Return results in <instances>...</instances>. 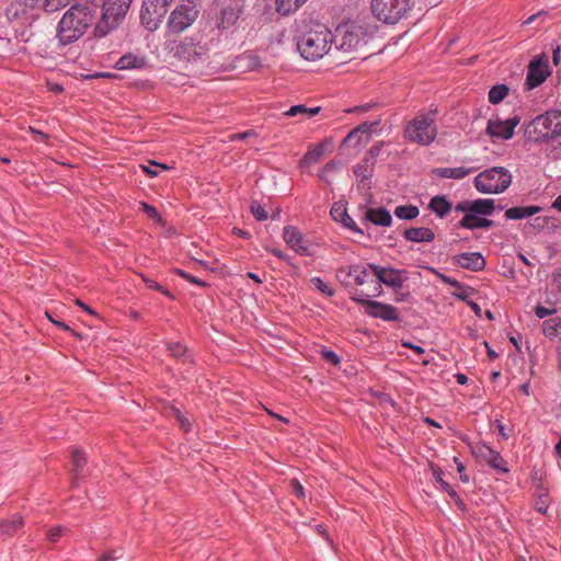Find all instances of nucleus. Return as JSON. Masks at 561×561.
I'll list each match as a JSON object with an SVG mask.
<instances>
[{
	"label": "nucleus",
	"mask_w": 561,
	"mask_h": 561,
	"mask_svg": "<svg viewBox=\"0 0 561 561\" xmlns=\"http://www.w3.org/2000/svg\"><path fill=\"white\" fill-rule=\"evenodd\" d=\"M96 7L92 4H73L62 15L57 25L56 37L66 46L82 37L94 23Z\"/></svg>",
	"instance_id": "1"
},
{
	"label": "nucleus",
	"mask_w": 561,
	"mask_h": 561,
	"mask_svg": "<svg viewBox=\"0 0 561 561\" xmlns=\"http://www.w3.org/2000/svg\"><path fill=\"white\" fill-rule=\"evenodd\" d=\"M332 32L322 23L304 24L297 36V49L306 60H319L325 56L333 45Z\"/></svg>",
	"instance_id": "2"
},
{
	"label": "nucleus",
	"mask_w": 561,
	"mask_h": 561,
	"mask_svg": "<svg viewBox=\"0 0 561 561\" xmlns=\"http://www.w3.org/2000/svg\"><path fill=\"white\" fill-rule=\"evenodd\" d=\"M168 55L184 66H197L208 59L209 49L199 34L185 36L180 41L168 39L164 43Z\"/></svg>",
	"instance_id": "3"
},
{
	"label": "nucleus",
	"mask_w": 561,
	"mask_h": 561,
	"mask_svg": "<svg viewBox=\"0 0 561 561\" xmlns=\"http://www.w3.org/2000/svg\"><path fill=\"white\" fill-rule=\"evenodd\" d=\"M525 138L535 144L549 142L561 137V110L552 108L537 115L525 125Z\"/></svg>",
	"instance_id": "4"
},
{
	"label": "nucleus",
	"mask_w": 561,
	"mask_h": 561,
	"mask_svg": "<svg viewBox=\"0 0 561 561\" xmlns=\"http://www.w3.org/2000/svg\"><path fill=\"white\" fill-rule=\"evenodd\" d=\"M435 113L419 112L403 128V137L410 142L420 146L431 145L437 137Z\"/></svg>",
	"instance_id": "5"
},
{
	"label": "nucleus",
	"mask_w": 561,
	"mask_h": 561,
	"mask_svg": "<svg viewBox=\"0 0 561 561\" xmlns=\"http://www.w3.org/2000/svg\"><path fill=\"white\" fill-rule=\"evenodd\" d=\"M245 7V0H215L217 28L232 34L244 15Z\"/></svg>",
	"instance_id": "6"
},
{
	"label": "nucleus",
	"mask_w": 561,
	"mask_h": 561,
	"mask_svg": "<svg viewBox=\"0 0 561 561\" xmlns=\"http://www.w3.org/2000/svg\"><path fill=\"white\" fill-rule=\"evenodd\" d=\"M512 174L504 167H493L480 172L473 180L474 187L482 194H500L508 188Z\"/></svg>",
	"instance_id": "7"
},
{
	"label": "nucleus",
	"mask_w": 561,
	"mask_h": 561,
	"mask_svg": "<svg viewBox=\"0 0 561 561\" xmlns=\"http://www.w3.org/2000/svg\"><path fill=\"white\" fill-rule=\"evenodd\" d=\"M413 7L412 0H371L373 15L385 24H397Z\"/></svg>",
	"instance_id": "8"
},
{
	"label": "nucleus",
	"mask_w": 561,
	"mask_h": 561,
	"mask_svg": "<svg viewBox=\"0 0 561 561\" xmlns=\"http://www.w3.org/2000/svg\"><path fill=\"white\" fill-rule=\"evenodd\" d=\"M133 0H105L103 2L102 18L96 23L94 34L105 36L126 15Z\"/></svg>",
	"instance_id": "9"
},
{
	"label": "nucleus",
	"mask_w": 561,
	"mask_h": 561,
	"mask_svg": "<svg viewBox=\"0 0 561 561\" xmlns=\"http://www.w3.org/2000/svg\"><path fill=\"white\" fill-rule=\"evenodd\" d=\"M368 267L377 277V283L370 293L371 297H379L383 293L382 284L398 291L408 279V272L405 270H397L392 266H380L374 263H368Z\"/></svg>",
	"instance_id": "10"
},
{
	"label": "nucleus",
	"mask_w": 561,
	"mask_h": 561,
	"mask_svg": "<svg viewBox=\"0 0 561 561\" xmlns=\"http://www.w3.org/2000/svg\"><path fill=\"white\" fill-rule=\"evenodd\" d=\"M365 297H371L370 293L365 294L363 290L354 289L351 291V299L365 308V312L373 318H379L383 321H401L398 308L392 305L369 300Z\"/></svg>",
	"instance_id": "11"
},
{
	"label": "nucleus",
	"mask_w": 561,
	"mask_h": 561,
	"mask_svg": "<svg viewBox=\"0 0 561 561\" xmlns=\"http://www.w3.org/2000/svg\"><path fill=\"white\" fill-rule=\"evenodd\" d=\"M333 38L335 48L344 53L356 51L366 43L364 31L356 25L337 27Z\"/></svg>",
	"instance_id": "12"
},
{
	"label": "nucleus",
	"mask_w": 561,
	"mask_h": 561,
	"mask_svg": "<svg viewBox=\"0 0 561 561\" xmlns=\"http://www.w3.org/2000/svg\"><path fill=\"white\" fill-rule=\"evenodd\" d=\"M173 0H144L140 11L142 25L149 31H156L165 16Z\"/></svg>",
	"instance_id": "13"
},
{
	"label": "nucleus",
	"mask_w": 561,
	"mask_h": 561,
	"mask_svg": "<svg viewBox=\"0 0 561 561\" xmlns=\"http://www.w3.org/2000/svg\"><path fill=\"white\" fill-rule=\"evenodd\" d=\"M197 16L198 10L193 2L180 4L171 12L168 30L173 34L182 33L195 22Z\"/></svg>",
	"instance_id": "14"
},
{
	"label": "nucleus",
	"mask_w": 561,
	"mask_h": 561,
	"mask_svg": "<svg viewBox=\"0 0 561 561\" xmlns=\"http://www.w3.org/2000/svg\"><path fill=\"white\" fill-rule=\"evenodd\" d=\"M550 75L548 59L542 57H537L530 61L528 66V72L526 78V87L527 90H533L536 87H539L541 83L546 81L548 76Z\"/></svg>",
	"instance_id": "15"
},
{
	"label": "nucleus",
	"mask_w": 561,
	"mask_h": 561,
	"mask_svg": "<svg viewBox=\"0 0 561 561\" xmlns=\"http://www.w3.org/2000/svg\"><path fill=\"white\" fill-rule=\"evenodd\" d=\"M520 118L513 116L505 121L495 118L488 122L486 131L491 137L507 140L514 135L515 127L519 124Z\"/></svg>",
	"instance_id": "16"
},
{
	"label": "nucleus",
	"mask_w": 561,
	"mask_h": 561,
	"mask_svg": "<svg viewBox=\"0 0 561 561\" xmlns=\"http://www.w3.org/2000/svg\"><path fill=\"white\" fill-rule=\"evenodd\" d=\"M283 238L287 245L300 255H310V244L304 234L294 226L284 228Z\"/></svg>",
	"instance_id": "17"
},
{
	"label": "nucleus",
	"mask_w": 561,
	"mask_h": 561,
	"mask_svg": "<svg viewBox=\"0 0 561 561\" xmlns=\"http://www.w3.org/2000/svg\"><path fill=\"white\" fill-rule=\"evenodd\" d=\"M454 262L462 268L473 272L482 271L485 267V260L479 252H463L454 256Z\"/></svg>",
	"instance_id": "18"
},
{
	"label": "nucleus",
	"mask_w": 561,
	"mask_h": 561,
	"mask_svg": "<svg viewBox=\"0 0 561 561\" xmlns=\"http://www.w3.org/2000/svg\"><path fill=\"white\" fill-rule=\"evenodd\" d=\"M403 237L411 242H432L435 239V233L426 227H411L403 231Z\"/></svg>",
	"instance_id": "19"
},
{
	"label": "nucleus",
	"mask_w": 561,
	"mask_h": 561,
	"mask_svg": "<svg viewBox=\"0 0 561 561\" xmlns=\"http://www.w3.org/2000/svg\"><path fill=\"white\" fill-rule=\"evenodd\" d=\"M147 66V59L131 53L123 55L115 64L118 70L142 69Z\"/></svg>",
	"instance_id": "20"
},
{
	"label": "nucleus",
	"mask_w": 561,
	"mask_h": 561,
	"mask_svg": "<svg viewBox=\"0 0 561 561\" xmlns=\"http://www.w3.org/2000/svg\"><path fill=\"white\" fill-rule=\"evenodd\" d=\"M365 218L376 226L390 227L392 224L391 214L383 207L368 208L365 211Z\"/></svg>",
	"instance_id": "21"
},
{
	"label": "nucleus",
	"mask_w": 561,
	"mask_h": 561,
	"mask_svg": "<svg viewBox=\"0 0 561 561\" xmlns=\"http://www.w3.org/2000/svg\"><path fill=\"white\" fill-rule=\"evenodd\" d=\"M493 225H494L493 220L483 218V217H479L478 215H472V214L465 215L462 217V219L458 222L459 228L469 229V230H473V229H478V228L488 229V228H491Z\"/></svg>",
	"instance_id": "22"
},
{
	"label": "nucleus",
	"mask_w": 561,
	"mask_h": 561,
	"mask_svg": "<svg viewBox=\"0 0 561 561\" xmlns=\"http://www.w3.org/2000/svg\"><path fill=\"white\" fill-rule=\"evenodd\" d=\"M541 211V207L537 205L516 206L506 209L505 218L508 220H517L531 217Z\"/></svg>",
	"instance_id": "23"
},
{
	"label": "nucleus",
	"mask_w": 561,
	"mask_h": 561,
	"mask_svg": "<svg viewBox=\"0 0 561 561\" xmlns=\"http://www.w3.org/2000/svg\"><path fill=\"white\" fill-rule=\"evenodd\" d=\"M377 123H374L376 125ZM373 124L363 123L352 129L347 136L344 138V144H352L354 146H357L362 144L365 140L367 141L369 138V130L371 128Z\"/></svg>",
	"instance_id": "24"
},
{
	"label": "nucleus",
	"mask_w": 561,
	"mask_h": 561,
	"mask_svg": "<svg viewBox=\"0 0 561 561\" xmlns=\"http://www.w3.org/2000/svg\"><path fill=\"white\" fill-rule=\"evenodd\" d=\"M428 208L439 218H445L451 210L453 205L445 195H436L430 201Z\"/></svg>",
	"instance_id": "25"
},
{
	"label": "nucleus",
	"mask_w": 561,
	"mask_h": 561,
	"mask_svg": "<svg viewBox=\"0 0 561 561\" xmlns=\"http://www.w3.org/2000/svg\"><path fill=\"white\" fill-rule=\"evenodd\" d=\"M495 202L491 198H478L471 201V214L491 216L495 211Z\"/></svg>",
	"instance_id": "26"
},
{
	"label": "nucleus",
	"mask_w": 561,
	"mask_h": 561,
	"mask_svg": "<svg viewBox=\"0 0 561 561\" xmlns=\"http://www.w3.org/2000/svg\"><path fill=\"white\" fill-rule=\"evenodd\" d=\"M474 171V168H437L434 170V174L443 179H456L460 180L469 175Z\"/></svg>",
	"instance_id": "27"
},
{
	"label": "nucleus",
	"mask_w": 561,
	"mask_h": 561,
	"mask_svg": "<svg viewBox=\"0 0 561 561\" xmlns=\"http://www.w3.org/2000/svg\"><path fill=\"white\" fill-rule=\"evenodd\" d=\"M72 462V484L76 485L80 479L81 470L87 465V457L80 449H73L71 453Z\"/></svg>",
	"instance_id": "28"
},
{
	"label": "nucleus",
	"mask_w": 561,
	"mask_h": 561,
	"mask_svg": "<svg viewBox=\"0 0 561 561\" xmlns=\"http://www.w3.org/2000/svg\"><path fill=\"white\" fill-rule=\"evenodd\" d=\"M485 453L483 454V457L485 458L488 465L501 472H507L508 469L506 468V461L504 458L495 450H493L490 447H484Z\"/></svg>",
	"instance_id": "29"
},
{
	"label": "nucleus",
	"mask_w": 561,
	"mask_h": 561,
	"mask_svg": "<svg viewBox=\"0 0 561 561\" xmlns=\"http://www.w3.org/2000/svg\"><path fill=\"white\" fill-rule=\"evenodd\" d=\"M324 153V144L321 142L310 148L300 160L301 167H310L318 163Z\"/></svg>",
	"instance_id": "30"
},
{
	"label": "nucleus",
	"mask_w": 561,
	"mask_h": 561,
	"mask_svg": "<svg viewBox=\"0 0 561 561\" xmlns=\"http://www.w3.org/2000/svg\"><path fill=\"white\" fill-rule=\"evenodd\" d=\"M375 164L371 159L363 158L354 168L355 175L362 181L368 180L373 175Z\"/></svg>",
	"instance_id": "31"
},
{
	"label": "nucleus",
	"mask_w": 561,
	"mask_h": 561,
	"mask_svg": "<svg viewBox=\"0 0 561 561\" xmlns=\"http://www.w3.org/2000/svg\"><path fill=\"white\" fill-rule=\"evenodd\" d=\"M335 277L344 286V288L347 289L350 295H351V291H353L354 289H358L350 280V278L353 277L352 265L342 266V267L337 268Z\"/></svg>",
	"instance_id": "32"
},
{
	"label": "nucleus",
	"mask_w": 561,
	"mask_h": 561,
	"mask_svg": "<svg viewBox=\"0 0 561 561\" xmlns=\"http://www.w3.org/2000/svg\"><path fill=\"white\" fill-rule=\"evenodd\" d=\"M307 0H276L277 12L287 15L298 10Z\"/></svg>",
	"instance_id": "33"
},
{
	"label": "nucleus",
	"mask_w": 561,
	"mask_h": 561,
	"mask_svg": "<svg viewBox=\"0 0 561 561\" xmlns=\"http://www.w3.org/2000/svg\"><path fill=\"white\" fill-rule=\"evenodd\" d=\"M353 277L355 280L354 286H362L368 282L369 271L368 264H353L352 265Z\"/></svg>",
	"instance_id": "34"
},
{
	"label": "nucleus",
	"mask_w": 561,
	"mask_h": 561,
	"mask_svg": "<svg viewBox=\"0 0 561 561\" xmlns=\"http://www.w3.org/2000/svg\"><path fill=\"white\" fill-rule=\"evenodd\" d=\"M420 214L419 207L414 205H400L394 209V216L399 219L412 220L415 219Z\"/></svg>",
	"instance_id": "35"
},
{
	"label": "nucleus",
	"mask_w": 561,
	"mask_h": 561,
	"mask_svg": "<svg viewBox=\"0 0 561 561\" xmlns=\"http://www.w3.org/2000/svg\"><path fill=\"white\" fill-rule=\"evenodd\" d=\"M23 526L22 517L0 522V535H11Z\"/></svg>",
	"instance_id": "36"
},
{
	"label": "nucleus",
	"mask_w": 561,
	"mask_h": 561,
	"mask_svg": "<svg viewBox=\"0 0 561 561\" xmlns=\"http://www.w3.org/2000/svg\"><path fill=\"white\" fill-rule=\"evenodd\" d=\"M542 332L549 339L557 337L561 334V321L557 318L546 320L542 324Z\"/></svg>",
	"instance_id": "37"
},
{
	"label": "nucleus",
	"mask_w": 561,
	"mask_h": 561,
	"mask_svg": "<svg viewBox=\"0 0 561 561\" xmlns=\"http://www.w3.org/2000/svg\"><path fill=\"white\" fill-rule=\"evenodd\" d=\"M508 94V87L505 84H497L491 88L489 91V102L497 104L504 100Z\"/></svg>",
	"instance_id": "38"
},
{
	"label": "nucleus",
	"mask_w": 561,
	"mask_h": 561,
	"mask_svg": "<svg viewBox=\"0 0 561 561\" xmlns=\"http://www.w3.org/2000/svg\"><path fill=\"white\" fill-rule=\"evenodd\" d=\"M430 469H431V471H432L433 478H434V479H435V481L440 485V489H442L444 492L449 491V490L451 489V486H450V484H449L447 481H445V480L443 479V476H444L443 470H442L438 466H436V465H434V463H431V465H430Z\"/></svg>",
	"instance_id": "39"
},
{
	"label": "nucleus",
	"mask_w": 561,
	"mask_h": 561,
	"mask_svg": "<svg viewBox=\"0 0 561 561\" xmlns=\"http://www.w3.org/2000/svg\"><path fill=\"white\" fill-rule=\"evenodd\" d=\"M70 0H43V9L47 13H54L69 4Z\"/></svg>",
	"instance_id": "40"
},
{
	"label": "nucleus",
	"mask_w": 561,
	"mask_h": 561,
	"mask_svg": "<svg viewBox=\"0 0 561 561\" xmlns=\"http://www.w3.org/2000/svg\"><path fill=\"white\" fill-rule=\"evenodd\" d=\"M144 172L149 176H157L160 170H168L169 168L163 163H158L156 161H149L147 165H141Z\"/></svg>",
	"instance_id": "41"
},
{
	"label": "nucleus",
	"mask_w": 561,
	"mask_h": 561,
	"mask_svg": "<svg viewBox=\"0 0 561 561\" xmlns=\"http://www.w3.org/2000/svg\"><path fill=\"white\" fill-rule=\"evenodd\" d=\"M251 213L254 218L259 221L266 220L268 218L267 211L265 208L257 202H252L251 204Z\"/></svg>",
	"instance_id": "42"
},
{
	"label": "nucleus",
	"mask_w": 561,
	"mask_h": 561,
	"mask_svg": "<svg viewBox=\"0 0 561 561\" xmlns=\"http://www.w3.org/2000/svg\"><path fill=\"white\" fill-rule=\"evenodd\" d=\"M311 283L316 286L318 290L324 294L328 297H332L334 295V290L320 277L311 278Z\"/></svg>",
	"instance_id": "43"
},
{
	"label": "nucleus",
	"mask_w": 561,
	"mask_h": 561,
	"mask_svg": "<svg viewBox=\"0 0 561 561\" xmlns=\"http://www.w3.org/2000/svg\"><path fill=\"white\" fill-rule=\"evenodd\" d=\"M343 225L350 230L363 234V230L356 225L352 217L347 215L346 211H342V220Z\"/></svg>",
	"instance_id": "44"
},
{
	"label": "nucleus",
	"mask_w": 561,
	"mask_h": 561,
	"mask_svg": "<svg viewBox=\"0 0 561 561\" xmlns=\"http://www.w3.org/2000/svg\"><path fill=\"white\" fill-rule=\"evenodd\" d=\"M549 507V497L548 494L542 493L538 496L535 503V508L542 514H546Z\"/></svg>",
	"instance_id": "45"
},
{
	"label": "nucleus",
	"mask_w": 561,
	"mask_h": 561,
	"mask_svg": "<svg viewBox=\"0 0 561 561\" xmlns=\"http://www.w3.org/2000/svg\"><path fill=\"white\" fill-rule=\"evenodd\" d=\"M307 106L304 104L293 105L286 112L283 113L284 116L294 117L297 115L307 116Z\"/></svg>",
	"instance_id": "46"
},
{
	"label": "nucleus",
	"mask_w": 561,
	"mask_h": 561,
	"mask_svg": "<svg viewBox=\"0 0 561 561\" xmlns=\"http://www.w3.org/2000/svg\"><path fill=\"white\" fill-rule=\"evenodd\" d=\"M144 282L146 283V285L148 286V288L150 289H153V290H158V291H161L163 295H165L167 297L171 298V299H174V296L171 294L170 290L163 288L159 283L154 282L153 279H149V278H144Z\"/></svg>",
	"instance_id": "47"
},
{
	"label": "nucleus",
	"mask_w": 561,
	"mask_h": 561,
	"mask_svg": "<svg viewBox=\"0 0 561 561\" xmlns=\"http://www.w3.org/2000/svg\"><path fill=\"white\" fill-rule=\"evenodd\" d=\"M340 167V163L336 161H330L328 162L323 169L321 170L319 176L322 181L329 182L327 174L331 172H335Z\"/></svg>",
	"instance_id": "48"
},
{
	"label": "nucleus",
	"mask_w": 561,
	"mask_h": 561,
	"mask_svg": "<svg viewBox=\"0 0 561 561\" xmlns=\"http://www.w3.org/2000/svg\"><path fill=\"white\" fill-rule=\"evenodd\" d=\"M472 293H473V289L471 287L462 285L459 288V291L455 293L454 295L457 298L468 302V301H470L469 298L472 295Z\"/></svg>",
	"instance_id": "49"
},
{
	"label": "nucleus",
	"mask_w": 561,
	"mask_h": 561,
	"mask_svg": "<svg viewBox=\"0 0 561 561\" xmlns=\"http://www.w3.org/2000/svg\"><path fill=\"white\" fill-rule=\"evenodd\" d=\"M322 357L332 365H339L341 362L340 356L335 352L329 350L322 351Z\"/></svg>",
	"instance_id": "50"
},
{
	"label": "nucleus",
	"mask_w": 561,
	"mask_h": 561,
	"mask_svg": "<svg viewBox=\"0 0 561 561\" xmlns=\"http://www.w3.org/2000/svg\"><path fill=\"white\" fill-rule=\"evenodd\" d=\"M64 530L61 526H55L48 530L47 537L51 542H56L64 534Z\"/></svg>",
	"instance_id": "51"
},
{
	"label": "nucleus",
	"mask_w": 561,
	"mask_h": 561,
	"mask_svg": "<svg viewBox=\"0 0 561 561\" xmlns=\"http://www.w3.org/2000/svg\"><path fill=\"white\" fill-rule=\"evenodd\" d=\"M381 147L382 142L370 147V149L368 150L367 154L364 158L371 159V162L375 164L377 157L380 154Z\"/></svg>",
	"instance_id": "52"
},
{
	"label": "nucleus",
	"mask_w": 561,
	"mask_h": 561,
	"mask_svg": "<svg viewBox=\"0 0 561 561\" xmlns=\"http://www.w3.org/2000/svg\"><path fill=\"white\" fill-rule=\"evenodd\" d=\"M446 493L451 497V500L455 502V504L457 505V507L459 510L466 511L465 502L460 499L458 493L453 488L449 491H447Z\"/></svg>",
	"instance_id": "53"
},
{
	"label": "nucleus",
	"mask_w": 561,
	"mask_h": 561,
	"mask_svg": "<svg viewBox=\"0 0 561 561\" xmlns=\"http://www.w3.org/2000/svg\"><path fill=\"white\" fill-rule=\"evenodd\" d=\"M290 486H291L293 493L296 496H298L299 499L305 497L304 486L301 485V483L298 480H291L290 481Z\"/></svg>",
	"instance_id": "54"
},
{
	"label": "nucleus",
	"mask_w": 561,
	"mask_h": 561,
	"mask_svg": "<svg viewBox=\"0 0 561 561\" xmlns=\"http://www.w3.org/2000/svg\"><path fill=\"white\" fill-rule=\"evenodd\" d=\"M456 211L463 213L465 215L471 214V201H461L455 206Z\"/></svg>",
	"instance_id": "55"
},
{
	"label": "nucleus",
	"mask_w": 561,
	"mask_h": 561,
	"mask_svg": "<svg viewBox=\"0 0 561 561\" xmlns=\"http://www.w3.org/2000/svg\"><path fill=\"white\" fill-rule=\"evenodd\" d=\"M170 352L174 357H182L186 353V348L182 344L175 343L170 346Z\"/></svg>",
	"instance_id": "56"
},
{
	"label": "nucleus",
	"mask_w": 561,
	"mask_h": 561,
	"mask_svg": "<svg viewBox=\"0 0 561 561\" xmlns=\"http://www.w3.org/2000/svg\"><path fill=\"white\" fill-rule=\"evenodd\" d=\"M142 210L148 215V217H150L152 219H160V215L156 207H153L149 204L142 203Z\"/></svg>",
	"instance_id": "57"
},
{
	"label": "nucleus",
	"mask_w": 561,
	"mask_h": 561,
	"mask_svg": "<svg viewBox=\"0 0 561 561\" xmlns=\"http://www.w3.org/2000/svg\"><path fill=\"white\" fill-rule=\"evenodd\" d=\"M342 211H346V209L342 205L334 204L331 209V216L333 217L334 220L341 221L342 220Z\"/></svg>",
	"instance_id": "58"
},
{
	"label": "nucleus",
	"mask_w": 561,
	"mask_h": 561,
	"mask_svg": "<svg viewBox=\"0 0 561 561\" xmlns=\"http://www.w3.org/2000/svg\"><path fill=\"white\" fill-rule=\"evenodd\" d=\"M454 461L456 462L457 465V470L458 472L460 473V480L465 483L469 482V476L465 473V466L461 461H459V459L457 457L454 458Z\"/></svg>",
	"instance_id": "59"
},
{
	"label": "nucleus",
	"mask_w": 561,
	"mask_h": 561,
	"mask_svg": "<svg viewBox=\"0 0 561 561\" xmlns=\"http://www.w3.org/2000/svg\"><path fill=\"white\" fill-rule=\"evenodd\" d=\"M174 412H175V417L180 422L182 428L184 431H188L190 426H191L190 421L186 417H184V415L181 413L180 410L176 409V410H174Z\"/></svg>",
	"instance_id": "60"
},
{
	"label": "nucleus",
	"mask_w": 561,
	"mask_h": 561,
	"mask_svg": "<svg viewBox=\"0 0 561 561\" xmlns=\"http://www.w3.org/2000/svg\"><path fill=\"white\" fill-rule=\"evenodd\" d=\"M255 133L254 130H247V131H243V133H238V134H233L230 136V139L231 140H243V139H247L251 136H254Z\"/></svg>",
	"instance_id": "61"
},
{
	"label": "nucleus",
	"mask_w": 561,
	"mask_h": 561,
	"mask_svg": "<svg viewBox=\"0 0 561 561\" xmlns=\"http://www.w3.org/2000/svg\"><path fill=\"white\" fill-rule=\"evenodd\" d=\"M552 312V310L546 308V307H542V306H538L536 307V310H535V313L538 318L540 319H543L546 318L547 316H549L550 313Z\"/></svg>",
	"instance_id": "62"
},
{
	"label": "nucleus",
	"mask_w": 561,
	"mask_h": 561,
	"mask_svg": "<svg viewBox=\"0 0 561 561\" xmlns=\"http://www.w3.org/2000/svg\"><path fill=\"white\" fill-rule=\"evenodd\" d=\"M117 557L115 556V551H107L103 553L98 561H114Z\"/></svg>",
	"instance_id": "63"
},
{
	"label": "nucleus",
	"mask_w": 561,
	"mask_h": 561,
	"mask_svg": "<svg viewBox=\"0 0 561 561\" xmlns=\"http://www.w3.org/2000/svg\"><path fill=\"white\" fill-rule=\"evenodd\" d=\"M496 428L503 438L507 439L510 437V433L506 431V427L502 423L496 422Z\"/></svg>",
	"instance_id": "64"
}]
</instances>
